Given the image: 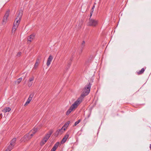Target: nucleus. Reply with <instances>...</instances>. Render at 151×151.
<instances>
[{
    "mask_svg": "<svg viewBox=\"0 0 151 151\" xmlns=\"http://www.w3.org/2000/svg\"><path fill=\"white\" fill-rule=\"evenodd\" d=\"M33 131H35V132H36L37 131V128H34L33 129H32Z\"/></svg>",
    "mask_w": 151,
    "mask_h": 151,
    "instance_id": "nucleus-30",
    "label": "nucleus"
},
{
    "mask_svg": "<svg viewBox=\"0 0 151 151\" xmlns=\"http://www.w3.org/2000/svg\"><path fill=\"white\" fill-rule=\"evenodd\" d=\"M33 84V82H30L29 81H28V86L29 87H30Z\"/></svg>",
    "mask_w": 151,
    "mask_h": 151,
    "instance_id": "nucleus-21",
    "label": "nucleus"
},
{
    "mask_svg": "<svg viewBox=\"0 0 151 151\" xmlns=\"http://www.w3.org/2000/svg\"><path fill=\"white\" fill-rule=\"evenodd\" d=\"M85 46V42L84 41H83L81 42V48L83 49L84 48V47Z\"/></svg>",
    "mask_w": 151,
    "mask_h": 151,
    "instance_id": "nucleus-18",
    "label": "nucleus"
},
{
    "mask_svg": "<svg viewBox=\"0 0 151 151\" xmlns=\"http://www.w3.org/2000/svg\"><path fill=\"white\" fill-rule=\"evenodd\" d=\"M70 61H72V59H70Z\"/></svg>",
    "mask_w": 151,
    "mask_h": 151,
    "instance_id": "nucleus-39",
    "label": "nucleus"
},
{
    "mask_svg": "<svg viewBox=\"0 0 151 151\" xmlns=\"http://www.w3.org/2000/svg\"><path fill=\"white\" fill-rule=\"evenodd\" d=\"M34 79V76H32L29 78L28 81H29L30 82H32V81Z\"/></svg>",
    "mask_w": 151,
    "mask_h": 151,
    "instance_id": "nucleus-23",
    "label": "nucleus"
},
{
    "mask_svg": "<svg viewBox=\"0 0 151 151\" xmlns=\"http://www.w3.org/2000/svg\"><path fill=\"white\" fill-rule=\"evenodd\" d=\"M14 146H12V145H11L10 144V145L7 147L6 150H8V151H10L11 150H12L13 149V147Z\"/></svg>",
    "mask_w": 151,
    "mask_h": 151,
    "instance_id": "nucleus-17",
    "label": "nucleus"
},
{
    "mask_svg": "<svg viewBox=\"0 0 151 151\" xmlns=\"http://www.w3.org/2000/svg\"><path fill=\"white\" fill-rule=\"evenodd\" d=\"M98 23L99 21L98 20L89 18L88 24L89 26L95 27L98 25Z\"/></svg>",
    "mask_w": 151,
    "mask_h": 151,
    "instance_id": "nucleus-4",
    "label": "nucleus"
},
{
    "mask_svg": "<svg viewBox=\"0 0 151 151\" xmlns=\"http://www.w3.org/2000/svg\"><path fill=\"white\" fill-rule=\"evenodd\" d=\"M35 37V34H33L29 36V37L28 38V41H29L30 42L32 41L33 39H34Z\"/></svg>",
    "mask_w": 151,
    "mask_h": 151,
    "instance_id": "nucleus-11",
    "label": "nucleus"
},
{
    "mask_svg": "<svg viewBox=\"0 0 151 151\" xmlns=\"http://www.w3.org/2000/svg\"><path fill=\"white\" fill-rule=\"evenodd\" d=\"M145 69L144 68H142L141 70L137 72V73L138 75H140L142 74L145 71Z\"/></svg>",
    "mask_w": 151,
    "mask_h": 151,
    "instance_id": "nucleus-16",
    "label": "nucleus"
},
{
    "mask_svg": "<svg viewBox=\"0 0 151 151\" xmlns=\"http://www.w3.org/2000/svg\"><path fill=\"white\" fill-rule=\"evenodd\" d=\"M16 141V138H14L11 141L10 144L12 146L14 145V144L15 143Z\"/></svg>",
    "mask_w": 151,
    "mask_h": 151,
    "instance_id": "nucleus-15",
    "label": "nucleus"
},
{
    "mask_svg": "<svg viewBox=\"0 0 151 151\" xmlns=\"http://www.w3.org/2000/svg\"><path fill=\"white\" fill-rule=\"evenodd\" d=\"M21 52H18V54H17V55L18 56H19L21 55Z\"/></svg>",
    "mask_w": 151,
    "mask_h": 151,
    "instance_id": "nucleus-34",
    "label": "nucleus"
},
{
    "mask_svg": "<svg viewBox=\"0 0 151 151\" xmlns=\"http://www.w3.org/2000/svg\"><path fill=\"white\" fill-rule=\"evenodd\" d=\"M11 110V109L9 107H6L5 108L4 110H3V111H4L5 112H9Z\"/></svg>",
    "mask_w": 151,
    "mask_h": 151,
    "instance_id": "nucleus-19",
    "label": "nucleus"
},
{
    "mask_svg": "<svg viewBox=\"0 0 151 151\" xmlns=\"http://www.w3.org/2000/svg\"><path fill=\"white\" fill-rule=\"evenodd\" d=\"M53 131L52 130H50L48 134H47L43 138L47 141L49 139L51 135L52 134Z\"/></svg>",
    "mask_w": 151,
    "mask_h": 151,
    "instance_id": "nucleus-8",
    "label": "nucleus"
},
{
    "mask_svg": "<svg viewBox=\"0 0 151 151\" xmlns=\"http://www.w3.org/2000/svg\"><path fill=\"white\" fill-rule=\"evenodd\" d=\"M83 50V49L80 48V49L78 50V52L79 54H81L82 53Z\"/></svg>",
    "mask_w": 151,
    "mask_h": 151,
    "instance_id": "nucleus-28",
    "label": "nucleus"
},
{
    "mask_svg": "<svg viewBox=\"0 0 151 151\" xmlns=\"http://www.w3.org/2000/svg\"><path fill=\"white\" fill-rule=\"evenodd\" d=\"M38 65V64L37 62H36L35 65L34 66V68L35 69H36Z\"/></svg>",
    "mask_w": 151,
    "mask_h": 151,
    "instance_id": "nucleus-24",
    "label": "nucleus"
},
{
    "mask_svg": "<svg viewBox=\"0 0 151 151\" xmlns=\"http://www.w3.org/2000/svg\"><path fill=\"white\" fill-rule=\"evenodd\" d=\"M32 134H33V135H34V134L36 132H35V131H33V130H32Z\"/></svg>",
    "mask_w": 151,
    "mask_h": 151,
    "instance_id": "nucleus-33",
    "label": "nucleus"
},
{
    "mask_svg": "<svg viewBox=\"0 0 151 151\" xmlns=\"http://www.w3.org/2000/svg\"><path fill=\"white\" fill-rule=\"evenodd\" d=\"M93 12H91L90 13V18H91V17L92 15Z\"/></svg>",
    "mask_w": 151,
    "mask_h": 151,
    "instance_id": "nucleus-35",
    "label": "nucleus"
},
{
    "mask_svg": "<svg viewBox=\"0 0 151 151\" xmlns=\"http://www.w3.org/2000/svg\"><path fill=\"white\" fill-rule=\"evenodd\" d=\"M95 5H93L92 8V9H91V12H93V11H94V9L95 8Z\"/></svg>",
    "mask_w": 151,
    "mask_h": 151,
    "instance_id": "nucleus-29",
    "label": "nucleus"
},
{
    "mask_svg": "<svg viewBox=\"0 0 151 151\" xmlns=\"http://www.w3.org/2000/svg\"><path fill=\"white\" fill-rule=\"evenodd\" d=\"M17 14V15L15 20V21H16V23H15V24L16 25V28L19 25L22 15V11H18Z\"/></svg>",
    "mask_w": 151,
    "mask_h": 151,
    "instance_id": "nucleus-3",
    "label": "nucleus"
},
{
    "mask_svg": "<svg viewBox=\"0 0 151 151\" xmlns=\"http://www.w3.org/2000/svg\"><path fill=\"white\" fill-rule=\"evenodd\" d=\"M91 84L90 83H87L83 89L82 93L81 96L78 99L82 102L83 99L90 93Z\"/></svg>",
    "mask_w": 151,
    "mask_h": 151,
    "instance_id": "nucleus-1",
    "label": "nucleus"
},
{
    "mask_svg": "<svg viewBox=\"0 0 151 151\" xmlns=\"http://www.w3.org/2000/svg\"><path fill=\"white\" fill-rule=\"evenodd\" d=\"M79 99H77L75 102L71 106L70 108L66 111V114L67 115H68L72 111L76 108L81 103V101L78 100Z\"/></svg>",
    "mask_w": 151,
    "mask_h": 151,
    "instance_id": "nucleus-2",
    "label": "nucleus"
},
{
    "mask_svg": "<svg viewBox=\"0 0 151 151\" xmlns=\"http://www.w3.org/2000/svg\"><path fill=\"white\" fill-rule=\"evenodd\" d=\"M32 98H30L29 97L28 98V100L30 101H31L32 100Z\"/></svg>",
    "mask_w": 151,
    "mask_h": 151,
    "instance_id": "nucleus-32",
    "label": "nucleus"
},
{
    "mask_svg": "<svg viewBox=\"0 0 151 151\" xmlns=\"http://www.w3.org/2000/svg\"><path fill=\"white\" fill-rule=\"evenodd\" d=\"M81 121V120L79 119L73 125V126H76Z\"/></svg>",
    "mask_w": 151,
    "mask_h": 151,
    "instance_id": "nucleus-22",
    "label": "nucleus"
},
{
    "mask_svg": "<svg viewBox=\"0 0 151 151\" xmlns=\"http://www.w3.org/2000/svg\"><path fill=\"white\" fill-rule=\"evenodd\" d=\"M33 135V134H27L21 139V141L22 142H25L31 139Z\"/></svg>",
    "mask_w": 151,
    "mask_h": 151,
    "instance_id": "nucleus-5",
    "label": "nucleus"
},
{
    "mask_svg": "<svg viewBox=\"0 0 151 151\" xmlns=\"http://www.w3.org/2000/svg\"><path fill=\"white\" fill-rule=\"evenodd\" d=\"M9 12H7L6 13V14H5V15L4 16L3 19V23H6V22L7 19V18L9 16Z\"/></svg>",
    "mask_w": 151,
    "mask_h": 151,
    "instance_id": "nucleus-10",
    "label": "nucleus"
},
{
    "mask_svg": "<svg viewBox=\"0 0 151 151\" xmlns=\"http://www.w3.org/2000/svg\"><path fill=\"white\" fill-rule=\"evenodd\" d=\"M5 151H8V150H7L6 149V150Z\"/></svg>",
    "mask_w": 151,
    "mask_h": 151,
    "instance_id": "nucleus-40",
    "label": "nucleus"
},
{
    "mask_svg": "<svg viewBox=\"0 0 151 151\" xmlns=\"http://www.w3.org/2000/svg\"><path fill=\"white\" fill-rule=\"evenodd\" d=\"M70 123V121H68L67 122L65 123V124H64V126H63V128H65L66 129L68 127Z\"/></svg>",
    "mask_w": 151,
    "mask_h": 151,
    "instance_id": "nucleus-14",
    "label": "nucleus"
},
{
    "mask_svg": "<svg viewBox=\"0 0 151 151\" xmlns=\"http://www.w3.org/2000/svg\"><path fill=\"white\" fill-rule=\"evenodd\" d=\"M70 134V132H67L66 135L64 136V137L62 139L61 141V143H64L66 142L67 139L68 138Z\"/></svg>",
    "mask_w": 151,
    "mask_h": 151,
    "instance_id": "nucleus-7",
    "label": "nucleus"
},
{
    "mask_svg": "<svg viewBox=\"0 0 151 151\" xmlns=\"http://www.w3.org/2000/svg\"><path fill=\"white\" fill-rule=\"evenodd\" d=\"M16 25L15 24V22L14 23L13 26L12 28V31H13L14 30V31L15 32V30L17 29V27L16 28Z\"/></svg>",
    "mask_w": 151,
    "mask_h": 151,
    "instance_id": "nucleus-20",
    "label": "nucleus"
},
{
    "mask_svg": "<svg viewBox=\"0 0 151 151\" xmlns=\"http://www.w3.org/2000/svg\"><path fill=\"white\" fill-rule=\"evenodd\" d=\"M53 57L51 55H50L49 56L48 58L47 59L46 63L47 65V66H49L50 65L51 62L53 59Z\"/></svg>",
    "mask_w": 151,
    "mask_h": 151,
    "instance_id": "nucleus-9",
    "label": "nucleus"
},
{
    "mask_svg": "<svg viewBox=\"0 0 151 151\" xmlns=\"http://www.w3.org/2000/svg\"><path fill=\"white\" fill-rule=\"evenodd\" d=\"M66 129V128H63V127L60 129H58L55 133L54 136L55 137L58 136L59 135H61Z\"/></svg>",
    "mask_w": 151,
    "mask_h": 151,
    "instance_id": "nucleus-6",
    "label": "nucleus"
},
{
    "mask_svg": "<svg viewBox=\"0 0 151 151\" xmlns=\"http://www.w3.org/2000/svg\"><path fill=\"white\" fill-rule=\"evenodd\" d=\"M96 139H95V141L93 142V144H94L95 143V142H96Z\"/></svg>",
    "mask_w": 151,
    "mask_h": 151,
    "instance_id": "nucleus-37",
    "label": "nucleus"
},
{
    "mask_svg": "<svg viewBox=\"0 0 151 151\" xmlns=\"http://www.w3.org/2000/svg\"><path fill=\"white\" fill-rule=\"evenodd\" d=\"M150 149L151 150V144H150Z\"/></svg>",
    "mask_w": 151,
    "mask_h": 151,
    "instance_id": "nucleus-36",
    "label": "nucleus"
},
{
    "mask_svg": "<svg viewBox=\"0 0 151 151\" xmlns=\"http://www.w3.org/2000/svg\"><path fill=\"white\" fill-rule=\"evenodd\" d=\"M22 80V78H19L17 80V82L18 83H19Z\"/></svg>",
    "mask_w": 151,
    "mask_h": 151,
    "instance_id": "nucleus-25",
    "label": "nucleus"
},
{
    "mask_svg": "<svg viewBox=\"0 0 151 151\" xmlns=\"http://www.w3.org/2000/svg\"><path fill=\"white\" fill-rule=\"evenodd\" d=\"M59 142H56L50 151H55L59 145Z\"/></svg>",
    "mask_w": 151,
    "mask_h": 151,
    "instance_id": "nucleus-12",
    "label": "nucleus"
},
{
    "mask_svg": "<svg viewBox=\"0 0 151 151\" xmlns=\"http://www.w3.org/2000/svg\"><path fill=\"white\" fill-rule=\"evenodd\" d=\"M47 141L43 138L42 139L40 143V145L41 146H43Z\"/></svg>",
    "mask_w": 151,
    "mask_h": 151,
    "instance_id": "nucleus-13",
    "label": "nucleus"
},
{
    "mask_svg": "<svg viewBox=\"0 0 151 151\" xmlns=\"http://www.w3.org/2000/svg\"><path fill=\"white\" fill-rule=\"evenodd\" d=\"M71 63H70V62L68 64V69H69L70 65H71Z\"/></svg>",
    "mask_w": 151,
    "mask_h": 151,
    "instance_id": "nucleus-31",
    "label": "nucleus"
},
{
    "mask_svg": "<svg viewBox=\"0 0 151 151\" xmlns=\"http://www.w3.org/2000/svg\"><path fill=\"white\" fill-rule=\"evenodd\" d=\"M30 101L28 100V99L27 100L25 104L24 105V106H26V105H27L28 104H29Z\"/></svg>",
    "mask_w": 151,
    "mask_h": 151,
    "instance_id": "nucleus-27",
    "label": "nucleus"
},
{
    "mask_svg": "<svg viewBox=\"0 0 151 151\" xmlns=\"http://www.w3.org/2000/svg\"><path fill=\"white\" fill-rule=\"evenodd\" d=\"M66 69H67V70H68L69 69H68V66L66 67Z\"/></svg>",
    "mask_w": 151,
    "mask_h": 151,
    "instance_id": "nucleus-38",
    "label": "nucleus"
},
{
    "mask_svg": "<svg viewBox=\"0 0 151 151\" xmlns=\"http://www.w3.org/2000/svg\"><path fill=\"white\" fill-rule=\"evenodd\" d=\"M34 95V93H32L30 95L29 97H30V98H32Z\"/></svg>",
    "mask_w": 151,
    "mask_h": 151,
    "instance_id": "nucleus-26",
    "label": "nucleus"
}]
</instances>
